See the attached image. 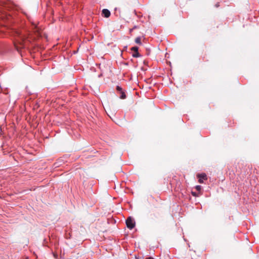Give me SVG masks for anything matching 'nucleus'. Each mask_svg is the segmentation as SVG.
Listing matches in <instances>:
<instances>
[{"mask_svg": "<svg viewBox=\"0 0 259 259\" xmlns=\"http://www.w3.org/2000/svg\"><path fill=\"white\" fill-rule=\"evenodd\" d=\"M131 51H133V52H137L138 51V47H132L131 49Z\"/></svg>", "mask_w": 259, "mask_h": 259, "instance_id": "obj_8", "label": "nucleus"}, {"mask_svg": "<svg viewBox=\"0 0 259 259\" xmlns=\"http://www.w3.org/2000/svg\"><path fill=\"white\" fill-rule=\"evenodd\" d=\"M146 259H154V258H153V257H152L151 256H149V257H147Z\"/></svg>", "mask_w": 259, "mask_h": 259, "instance_id": "obj_13", "label": "nucleus"}, {"mask_svg": "<svg viewBox=\"0 0 259 259\" xmlns=\"http://www.w3.org/2000/svg\"><path fill=\"white\" fill-rule=\"evenodd\" d=\"M102 16L105 18H108L110 16V12L106 9H104L102 11Z\"/></svg>", "mask_w": 259, "mask_h": 259, "instance_id": "obj_5", "label": "nucleus"}, {"mask_svg": "<svg viewBox=\"0 0 259 259\" xmlns=\"http://www.w3.org/2000/svg\"><path fill=\"white\" fill-rule=\"evenodd\" d=\"M126 225L128 229H132L135 226V222L133 218L130 217L126 220Z\"/></svg>", "mask_w": 259, "mask_h": 259, "instance_id": "obj_2", "label": "nucleus"}, {"mask_svg": "<svg viewBox=\"0 0 259 259\" xmlns=\"http://www.w3.org/2000/svg\"><path fill=\"white\" fill-rule=\"evenodd\" d=\"M202 57V60L203 61H208L207 59H205V57L204 56L203 57Z\"/></svg>", "mask_w": 259, "mask_h": 259, "instance_id": "obj_11", "label": "nucleus"}, {"mask_svg": "<svg viewBox=\"0 0 259 259\" xmlns=\"http://www.w3.org/2000/svg\"><path fill=\"white\" fill-rule=\"evenodd\" d=\"M116 91L120 95L119 98L121 99H125L126 97L124 91L122 90V88L119 85H117L116 88Z\"/></svg>", "mask_w": 259, "mask_h": 259, "instance_id": "obj_3", "label": "nucleus"}, {"mask_svg": "<svg viewBox=\"0 0 259 259\" xmlns=\"http://www.w3.org/2000/svg\"><path fill=\"white\" fill-rule=\"evenodd\" d=\"M195 189H196L197 191L200 192L201 190L202 187L200 185H197L195 187Z\"/></svg>", "mask_w": 259, "mask_h": 259, "instance_id": "obj_9", "label": "nucleus"}, {"mask_svg": "<svg viewBox=\"0 0 259 259\" xmlns=\"http://www.w3.org/2000/svg\"><path fill=\"white\" fill-rule=\"evenodd\" d=\"M219 6H220L219 3H218L217 4H215V7L217 8L219 7Z\"/></svg>", "mask_w": 259, "mask_h": 259, "instance_id": "obj_12", "label": "nucleus"}, {"mask_svg": "<svg viewBox=\"0 0 259 259\" xmlns=\"http://www.w3.org/2000/svg\"><path fill=\"white\" fill-rule=\"evenodd\" d=\"M133 30H134V29H133V28L130 29V33H132V32L133 31Z\"/></svg>", "mask_w": 259, "mask_h": 259, "instance_id": "obj_15", "label": "nucleus"}, {"mask_svg": "<svg viewBox=\"0 0 259 259\" xmlns=\"http://www.w3.org/2000/svg\"><path fill=\"white\" fill-rule=\"evenodd\" d=\"M138 28V26H134V27L133 28V29L134 30V29H136V28Z\"/></svg>", "mask_w": 259, "mask_h": 259, "instance_id": "obj_14", "label": "nucleus"}, {"mask_svg": "<svg viewBox=\"0 0 259 259\" xmlns=\"http://www.w3.org/2000/svg\"><path fill=\"white\" fill-rule=\"evenodd\" d=\"M141 37L139 36V37H137L136 39H135V42L137 44H139L140 45H142V42H141Z\"/></svg>", "mask_w": 259, "mask_h": 259, "instance_id": "obj_6", "label": "nucleus"}, {"mask_svg": "<svg viewBox=\"0 0 259 259\" xmlns=\"http://www.w3.org/2000/svg\"><path fill=\"white\" fill-rule=\"evenodd\" d=\"M197 176L199 179V183L201 184L203 183V180H206L207 179V175L204 173L198 174Z\"/></svg>", "mask_w": 259, "mask_h": 259, "instance_id": "obj_4", "label": "nucleus"}, {"mask_svg": "<svg viewBox=\"0 0 259 259\" xmlns=\"http://www.w3.org/2000/svg\"><path fill=\"white\" fill-rule=\"evenodd\" d=\"M192 195H193V196H197V194H196V192H192Z\"/></svg>", "mask_w": 259, "mask_h": 259, "instance_id": "obj_10", "label": "nucleus"}, {"mask_svg": "<svg viewBox=\"0 0 259 259\" xmlns=\"http://www.w3.org/2000/svg\"><path fill=\"white\" fill-rule=\"evenodd\" d=\"M132 56L134 58H138L140 56V54L138 52V51L137 52H134V53L132 54Z\"/></svg>", "mask_w": 259, "mask_h": 259, "instance_id": "obj_7", "label": "nucleus"}, {"mask_svg": "<svg viewBox=\"0 0 259 259\" xmlns=\"http://www.w3.org/2000/svg\"><path fill=\"white\" fill-rule=\"evenodd\" d=\"M31 29L32 32L26 30L15 31L14 45L21 56L26 50H28L30 47H33L35 40L40 35V29L37 27L36 24L32 23Z\"/></svg>", "mask_w": 259, "mask_h": 259, "instance_id": "obj_1", "label": "nucleus"}]
</instances>
